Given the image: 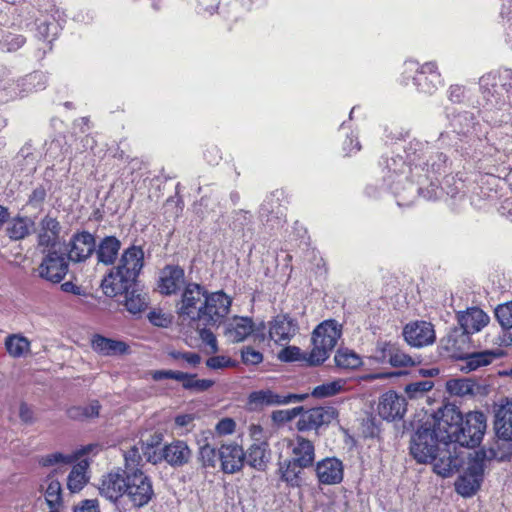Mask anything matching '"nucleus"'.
<instances>
[{"mask_svg": "<svg viewBox=\"0 0 512 512\" xmlns=\"http://www.w3.org/2000/svg\"><path fill=\"white\" fill-rule=\"evenodd\" d=\"M96 242L94 236L87 232L74 234L68 245V258L72 262H84L95 252Z\"/></svg>", "mask_w": 512, "mask_h": 512, "instance_id": "obj_16", "label": "nucleus"}, {"mask_svg": "<svg viewBox=\"0 0 512 512\" xmlns=\"http://www.w3.org/2000/svg\"><path fill=\"white\" fill-rule=\"evenodd\" d=\"M152 378L155 381L174 379L180 381L185 389L194 390L195 375H190L181 371L156 370L152 372Z\"/></svg>", "mask_w": 512, "mask_h": 512, "instance_id": "obj_39", "label": "nucleus"}, {"mask_svg": "<svg viewBox=\"0 0 512 512\" xmlns=\"http://www.w3.org/2000/svg\"><path fill=\"white\" fill-rule=\"evenodd\" d=\"M68 263L62 254L49 252L38 267L39 276L52 283H60L66 276Z\"/></svg>", "mask_w": 512, "mask_h": 512, "instance_id": "obj_14", "label": "nucleus"}, {"mask_svg": "<svg viewBox=\"0 0 512 512\" xmlns=\"http://www.w3.org/2000/svg\"><path fill=\"white\" fill-rule=\"evenodd\" d=\"M446 388L451 395L465 396L473 394L474 384L467 379H452L447 382Z\"/></svg>", "mask_w": 512, "mask_h": 512, "instance_id": "obj_45", "label": "nucleus"}, {"mask_svg": "<svg viewBox=\"0 0 512 512\" xmlns=\"http://www.w3.org/2000/svg\"><path fill=\"white\" fill-rule=\"evenodd\" d=\"M25 43L22 35H10L4 39L3 46L8 52H13L21 48Z\"/></svg>", "mask_w": 512, "mask_h": 512, "instance_id": "obj_56", "label": "nucleus"}, {"mask_svg": "<svg viewBox=\"0 0 512 512\" xmlns=\"http://www.w3.org/2000/svg\"><path fill=\"white\" fill-rule=\"evenodd\" d=\"M409 79H412L419 92L425 94H433L443 85L441 74L438 72L435 62H427L421 66L415 61L405 62L402 82L407 84Z\"/></svg>", "mask_w": 512, "mask_h": 512, "instance_id": "obj_7", "label": "nucleus"}, {"mask_svg": "<svg viewBox=\"0 0 512 512\" xmlns=\"http://www.w3.org/2000/svg\"><path fill=\"white\" fill-rule=\"evenodd\" d=\"M406 400L395 391L384 393L378 403V413L387 421L401 419L406 412Z\"/></svg>", "mask_w": 512, "mask_h": 512, "instance_id": "obj_18", "label": "nucleus"}, {"mask_svg": "<svg viewBox=\"0 0 512 512\" xmlns=\"http://www.w3.org/2000/svg\"><path fill=\"white\" fill-rule=\"evenodd\" d=\"M430 462H433V470L442 477H449L458 469L460 461L456 457H452L449 451L441 452V456L435 454Z\"/></svg>", "mask_w": 512, "mask_h": 512, "instance_id": "obj_35", "label": "nucleus"}, {"mask_svg": "<svg viewBox=\"0 0 512 512\" xmlns=\"http://www.w3.org/2000/svg\"><path fill=\"white\" fill-rule=\"evenodd\" d=\"M253 331V322L248 317H235L226 327L225 335L234 343L244 341Z\"/></svg>", "mask_w": 512, "mask_h": 512, "instance_id": "obj_31", "label": "nucleus"}, {"mask_svg": "<svg viewBox=\"0 0 512 512\" xmlns=\"http://www.w3.org/2000/svg\"><path fill=\"white\" fill-rule=\"evenodd\" d=\"M60 223L56 218L49 215L45 216L40 222V230L38 233V243L40 246H54L59 238Z\"/></svg>", "mask_w": 512, "mask_h": 512, "instance_id": "obj_30", "label": "nucleus"}, {"mask_svg": "<svg viewBox=\"0 0 512 512\" xmlns=\"http://www.w3.org/2000/svg\"><path fill=\"white\" fill-rule=\"evenodd\" d=\"M288 448L291 451V459L301 466L311 467L315 460V448L312 441L296 436L289 440Z\"/></svg>", "mask_w": 512, "mask_h": 512, "instance_id": "obj_24", "label": "nucleus"}, {"mask_svg": "<svg viewBox=\"0 0 512 512\" xmlns=\"http://www.w3.org/2000/svg\"><path fill=\"white\" fill-rule=\"evenodd\" d=\"M199 459L205 468H215L219 460V450L217 451L210 444H205L199 449Z\"/></svg>", "mask_w": 512, "mask_h": 512, "instance_id": "obj_47", "label": "nucleus"}, {"mask_svg": "<svg viewBox=\"0 0 512 512\" xmlns=\"http://www.w3.org/2000/svg\"><path fill=\"white\" fill-rule=\"evenodd\" d=\"M184 284L185 273L181 267L167 265L161 270L158 287L162 294H175Z\"/></svg>", "mask_w": 512, "mask_h": 512, "instance_id": "obj_23", "label": "nucleus"}, {"mask_svg": "<svg viewBox=\"0 0 512 512\" xmlns=\"http://www.w3.org/2000/svg\"><path fill=\"white\" fill-rule=\"evenodd\" d=\"M334 361L337 367L347 370L357 369L362 365L361 357L348 348L339 349L335 354Z\"/></svg>", "mask_w": 512, "mask_h": 512, "instance_id": "obj_41", "label": "nucleus"}, {"mask_svg": "<svg viewBox=\"0 0 512 512\" xmlns=\"http://www.w3.org/2000/svg\"><path fill=\"white\" fill-rule=\"evenodd\" d=\"M102 449V446L98 443H91L86 446L81 447L77 451L74 452L76 460L79 459L83 455H96Z\"/></svg>", "mask_w": 512, "mask_h": 512, "instance_id": "obj_61", "label": "nucleus"}, {"mask_svg": "<svg viewBox=\"0 0 512 512\" xmlns=\"http://www.w3.org/2000/svg\"><path fill=\"white\" fill-rule=\"evenodd\" d=\"M462 421V414L454 405H445L436 413L430 415L425 421L441 444L449 445L455 443L459 433V425Z\"/></svg>", "mask_w": 512, "mask_h": 512, "instance_id": "obj_5", "label": "nucleus"}, {"mask_svg": "<svg viewBox=\"0 0 512 512\" xmlns=\"http://www.w3.org/2000/svg\"><path fill=\"white\" fill-rule=\"evenodd\" d=\"M316 475L320 483L333 485L343 479V464L337 458H325L316 465Z\"/></svg>", "mask_w": 512, "mask_h": 512, "instance_id": "obj_25", "label": "nucleus"}, {"mask_svg": "<svg viewBox=\"0 0 512 512\" xmlns=\"http://www.w3.org/2000/svg\"><path fill=\"white\" fill-rule=\"evenodd\" d=\"M74 461H76L74 453L66 455L60 452H55L42 457L40 463L43 466H52L55 464H70Z\"/></svg>", "mask_w": 512, "mask_h": 512, "instance_id": "obj_49", "label": "nucleus"}, {"mask_svg": "<svg viewBox=\"0 0 512 512\" xmlns=\"http://www.w3.org/2000/svg\"><path fill=\"white\" fill-rule=\"evenodd\" d=\"M207 367L210 369H224L228 367H234L236 365L235 361H233L231 358L223 355L219 356H213L207 359L206 361Z\"/></svg>", "mask_w": 512, "mask_h": 512, "instance_id": "obj_53", "label": "nucleus"}, {"mask_svg": "<svg viewBox=\"0 0 512 512\" xmlns=\"http://www.w3.org/2000/svg\"><path fill=\"white\" fill-rule=\"evenodd\" d=\"M87 468V461H81L75 466H73L67 479V486L71 492H78L85 486V484L88 481V478L86 476Z\"/></svg>", "mask_w": 512, "mask_h": 512, "instance_id": "obj_38", "label": "nucleus"}, {"mask_svg": "<svg viewBox=\"0 0 512 512\" xmlns=\"http://www.w3.org/2000/svg\"><path fill=\"white\" fill-rule=\"evenodd\" d=\"M361 145L358 141L357 137L348 136L343 143V150L346 152V155H351L360 151Z\"/></svg>", "mask_w": 512, "mask_h": 512, "instance_id": "obj_60", "label": "nucleus"}, {"mask_svg": "<svg viewBox=\"0 0 512 512\" xmlns=\"http://www.w3.org/2000/svg\"><path fill=\"white\" fill-rule=\"evenodd\" d=\"M503 355L501 350H485L469 354L466 357V367L469 371L491 364L495 359Z\"/></svg>", "mask_w": 512, "mask_h": 512, "instance_id": "obj_36", "label": "nucleus"}, {"mask_svg": "<svg viewBox=\"0 0 512 512\" xmlns=\"http://www.w3.org/2000/svg\"><path fill=\"white\" fill-rule=\"evenodd\" d=\"M8 353L13 357L25 356L30 350V342L20 335L9 336L5 342Z\"/></svg>", "mask_w": 512, "mask_h": 512, "instance_id": "obj_43", "label": "nucleus"}, {"mask_svg": "<svg viewBox=\"0 0 512 512\" xmlns=\"http://www.w3.org/2000/svg\"><path fill=\"white\" fill-rule=\"evenodd\" d=\"M74 512H100L99 504L96 499H86L75 506Z\"/></svg>", "mask_w": 512, "mask_h": 512, "instance_id": "obj_58", "label": "nucleus"}, {"mask_svg": "<svg viewBox=\"0 0 512 512\" xmlns=\"http://www.w3.org/2000/svg\"><path fill=\"white\" fill-rule=\"evenodd\" d=\"M121 248V242L114 236H106L101 240L96 251L97 259L105 265H111Z\"/></svg>", "mask_w": 512, "mask_h": 512, "instance_id": "obj_33", "label": "nucleus"}, {"mask_svg": "<svg viewBox=\"0 0 512 512\" xmlns=\"http://www.w3.org/2000/svg\"><path fill=\"white\" fill-rule=\"evenodd\" d=\"M396 346L397 345L391 341L378 340L370 358L379 364L389 363Z\"/></svg>", "mask_w": 512, "mask_h": 512, "instance_id": "obj_44", "label": "nucleus"}, {"mask_svg": "<svg viewBox=\"0 0 512 512\" xmlns=\"http://www.w3.org/2000/svg\"><path fill=\"white\" fill-rule=\"evenodd\" d=\"M244 455V463L258 471H264L270 461L271 452L268 443L262 441L251 444Z\"/></svg>", "mask_w": 512, "mask_h": 512, "instance_id": "obj_27", "label": "nucleus"}, {"mask_svg": "<svg viewBox=\"0 0 512 512\" xmlns=\"http://www.w3.org/2000/svg\"><path fill=\"white\" fill-rule=\"evenodd\" d=\"M100 404L97 400L91 401L88 405L72 406L67 410V416L73 420H87L98 417Z\"/></svg>", "mask_w": 512, "mask_h": 512, "instance_id": "obj_40", "label": "nucleus"}, {"mask_svg": "<svg viewBox=\"0 0 512 512\" xmlns=\"http://www.w3.org/2000/svg\"><path fill=\"white\" fill-rule=\"evenodd\" d=\"M434 387L432 380H423L410 383L405 387V393L410 399H417L423 397Z\"/></svg>", "mask_w": 512, "mask_h": 512, "instance_id": "obj_46", "label": "nucleus"}, {"mask_svg": "<svg viewBox=\"0 0 512 512\" xmlns=\"http://www.w3.org/2000/svg\"><path fill=\"white\" fill-rule=\"evenodd\" d=\"M297 331V322L288 315H277L269 322V337L275 343L289 342Z\"/></svg>", "mask_w": 512, "mask_h": 512, "instance_id": "obj_20", "label": "nucleus"}, {"mask_svg": "<svg viewBox=\"0 0 512 512\" xmlns=\"http://www.w3.org/2000/svg\"><path fill=\"white\" fill-rule=\"evenodd\" d=\"M243 448L236 443L223 444L219 448L221 470L227 474L239 472L244 465Z\"/></svg>", "mask_w": 512, "mask_h": 512, "instance_id": "obj_19", "label": "nucleus"}, {"mask_svg": "<svg viewBox=\"0 0 512 512\" xmlns=\"http://www.w3.org/2000/svg\"><path fill=\"white\" fill-rule=\"evenodd\" d=\"M91 346L95 352L104 356L121 355L128 350V345L125 342L110 339L102 335H94Z\"/></svg>", "mask_w": 512, "mask_h": 512, "instance_id": "obj_29", "label": "nucleus"}, {"mask_svg": "<svg viewBox=\"0 0 512 512\" xmlns=\"http://www.w3.org/2000/svg\"><path fill=\"white\" fill-rule=\"evenodd\" d=\"M440 443L429 425L423 423L412 437L410 452L419 463H428L435 458Z\"/></svg>", "mask_w": 512, "mask_h": 512, "instance_id": "obj_12", "label": "nucleus"}, {"mask_svg": "<svg viewBox=\"0 0 512 512\" xmlns=\"http://www.w3.org/2000/svg\"><path fill=\"white\" fill-rule=\"evenodd\" d=\"M125 460V471L130 472L132 470L140 469L139 465L142 462V457L140 454V450L137 446L131 447L128 451L124 453Z\"/></svg>", "mask_w": 512, "mask_h": 512, "instance_id": "obj_50", "label": "nucleus"}, {"mask_svg": "<svg viewBox=\"0 0 512 512\" xmlns=\"http://www.w3.org/2000/svg\"><path fill=\"white\" fill-rule=\"evenodd\" d=\"M235 422L230 418L220 420L216 425V431L221 435L232 434L235 430Z\"/></svg>", "mask_w": 512, "mask_h": 512, "instance_id": "obj_59", "label": "nucleus"}, {"mask_svg": "<svg viewBox=\"0 0 512 512\" xmlns=\"http://www.w3.org/2000/svg\"><path fill=\"white\" fill-rule=\"evenodd\" d=\"M123 293L126 294L124 305L130 313L137 314L145 308V299L140 294H136L134 291L128 292V290Z\"/></svg>", "mask_w": 512, "mask_h": 512, "instance_id": "obj_48", "label": "nucleus"}, {"mask_svg": "<svg viewBox=\"0 0 512 512\" xmlns=\"http://www.w3.org/2000/svg\"><path fill=\"white\" fill-rule=\"evenodd\" d=\"M241 356L245 364L256 365L263 361V355L251 347L243 348Z\"/></svg>", "mask_w": 512, "mask_h": 512, "instance_id": "obj_55", "label": "nucleus"}, {"mask_svg": "<svg viewBox=\"0 0 512 512\" xmlns=\"http://www.w3.org/2000/svg\"><path fill=\"white\" fill-rule=\"evenodd\" d=\"M494 427L500 439L512 441V402H506L497 409Z\"/></svg>", "mask_w": 512, "mask_h": 512, "instance_id": "obj_28", "label": "nucleus"}, {"mask_svg": "<svg viewBox=\"0 0 512 512\" xmlns=\"http://www.w3.org/2000/svg\"><path fill=\"white\" fill-rule=\"evenodd\" d=\"M133 506L143 507L154 497L151 478L142 470L136 469L126 472L125 494Z\"/></svg>", "mask_w": 512, "mask_h": 512, "instance_id": "obj_9", "label": "nucleus"}, {"mask_svg": "<svg viewBox=\"0 0 512 512\" xmlns=\"http://www.w3.org/2000/svg\"><path fill=\"white\" fill-rule=\"evenodd\" d=\"M486 416L479 411L469 412L459 425L455 443L463 447H476L480 444L486 431Z\"/></svg>", "mask_w": 512, "mask_h": 512, "instance_id": "obj_11", "label": "nucleus"}, {"mask_svg": "<svg viewBox=\"0 0 512 512\" xmlns=\"http://www.w3.org/2000/svg\"><path fill=\"white\" fill-rule=\"evenodd\" d=\"M194 420L193 414H180L175 417V424L178 427H187Z\"/></svg>", "mask_w": 512, "mask_h": 512, "instance_id": "obj_63", "label": "nucleus"}, {"mask_svg": "<svg viewBox=\"0 0 512 512\" xmlns=\"http://www.w3.org/2000/svg\"><path fill=\"white\" fill-rule=\"evenodd\" d=\"M126 475L117 472H110L103 476L99 487L100 494L110 501H116L125 494Z\"/></svg>", "mask_w": 512, "mask_h": 512, "instance_id": "obj_26", "label": "nucleus"}, {"mask_svg": "<svg viewBox=\"0 0 512 512\" xmlns=\"http://www.w3.org/2000/svg\"><path fill=\"white\" fill-rule=\"evenodd\" d=\"M340 337L341 326L337 321L326 320L319 324L313 331V348L307 358L309 364L319 365L323 363L329 357Z\"/></svg>", "mask_w": 512, "mask_h": 512, "instance_id": "obj_4", "label": "nucleus"}, {"mask_svg": "<svg viewBox=\"0 0 512 512\" xmlns=\"http://www.w3.org/2000/svg\"><path fill=\"white\" fill-rule=\"evenodd\" d=\"M232 299L223 291L207 292L198 327L218 326L230 311Z\"/></svg>", "mask_w": 512, "mask_h": 512, "instance_id": "obj_10", "label": "nucleus"}, {"mask_svg": "<svg viewBox=\"0 0 512 512\" xmlns=\"http://www.w3.org/2000/svg\"><path fill=\"white\" fill-rule=\"evenodd\" d=\"M495 316L503 328H512V302L499 305Z\"/></svg>", "mask_w": 512, "mask_h": 512, "instance_id": "obj_51", "label": "nucleus"}, {"mask_svg": "<svg viewBox=\"0 0 512 512\" xmlns=\"http://www.w3.org/2000/svg\"><path fill=\"white\" fill-rule=\"evenodd\" d=\"M44 498L50 508L49 512H60L63 507L62 487L58 480L49 476L43 486Z\"/></svg>", "mask_w": 512, "mask_h": 512, "instance_id": "obj_32", "label": "nucleus"}, {"mask_svg": "<svg viewBox=\"0 0 512 512\" xmlns=\"http://www.w3.org/2000/svg\"><path fill=\"white\" fill-rule=\"evenodd\" d=\"M347 380L339 378L331 382L323 383L316 386L311 395L315 398H327L335 396L345 390Z\"/></svg>", "mask_w": 512, "mask_h": 512, "instance_id": "obj_42", "label": "nucleus"}, {"mask_svg": "<svg viewBox=\"0 0 512 512\" xmlns=\"http://www.w3.org/2000/svg\"><path fill=\"white\" fill-rule=\"evenodd\" d=\"M457 320L465 334H474L487 326L490 318L482 309L472 307L458 312Z\"/></svg>", "mask_w": 512, "mask_h": 512, "instance_id": "obj_22", "label": "nucleus"}, {"mask_svg": "<svg viewBox=\"0 0 512 512\" xmlns=\"http://www.w3.org/2000/svg\"><path fill=\"white\" fill-rule=\"evenodd\" d=\"M143 266L144 251L140 246L132 245L125 249L118 264L102 280L101 287L104 294L115 297L129 290Z\"/></svg>", "mask_w": 512, "mask_h": 512, "instance_id": "obj_3", "label": "nucleus"}, {"mask_svg": "<svg viewBox=\"0 0 512 512\" xmlns=\"http://www.w3.org/2000/svg\"><path fill=\"white\" fill-rule=\"evenodd\" d=\"M207 292L197 283H188L184 286L181 298L176 305L177 314L182 323H187L191 328L198 327Z\"/></svg>", "mask_w": 512, "mask_h": 512, "instance_id": "obj_6", "label": "nucleus"}, {"mask_svg": "<svg viewBox=\"0 0 512 512\" xmlns=\"http://www.w3.org/2000/svg\"><path fill=\"white\" fill-rule=\"evenodd\" d=\"M210 327L211 326H201L195 329L199 331L201 340L211 348L213 353H215L218 350L217 340L213 332L209 329Z\"/></svg>", "mask_w": 512, "mask_h": 512, "instance_id": "obj_54", "label": "nucleus"}, {"mask_svg": "<svg viewBox=\"0 0 512 512\" xmlns=\"http://www.w3.org/2000/svg\"><path fill=\"white\" fill-rule=\"evenodd\" d=\"M33 222L28 217L17 216L8 222L6 232L13 240H20L29 235Z\"/></svg>", "mask_w": 512, "mask_h": 512, "instance_id": "obj_37", "label": "nucleus"}, {"mask_svg": "<svg viewBox=\"0 0 512 512\" xmlns=\"http://www.w3.org/2000/svg\"><path fill=\"white\" fill-rule=\"evenodd\" d=\"M149 320L152 324L160 327H164L167 324V319L164 315L155 311L149 313Z\"/></svg>", "mask_w": 512, "mask_h": 512, "instance_id": "obj_64", "label": "nucleus"}, {"mask_svg": "<svg viewBox=\"0 0 512 512\" xmlns=\"http://www.w3.org/2000/svg\"><path fill=\"white\" fill-rule=\"evenodd\" d=\"M400 149L404 151L406 161L399 154L387 158L382 168L383 181L398 198V205L407 206L421 191L423 177L433 184V175L445 172L447 159L443 153L430 152L427 143L416 139L408 143L397 142L396 150Z\"/></svg>", "mask_w": 512, "mask_h": 512, "instance_id": "obj_1", "label": "nucleus"}, {"mask_svg": "<svg viewBox=\"0 0 512 512\" xmlns=\"http://www.w3.org/2000/svg\"><path fill=\"white\" fill-rule=\"evenodd\" d=\"M300 356H301V350H300V348H298L296 346L286 347L279 354V358L282 361H286V362L296 361L300 358Z\"/></svg>", "mask_w": 512, "mask_h": 512, "instance_id": "obj_57", "label": "nucleus"}, {"mask_svg": "<svg viewBox=\"0 0 512 512\" xmlns=\"http://www.w3.org/2000/svg\"><path fill=\"white\" fill-rule=\"evenodd\" d=\"M405 341L413 347H423L435 341L433 325L426 321H415L403 329Z\"/></svg>", "mask_w": 512, "mask_h": 512, "instance_id": "obj_17", "label": "nucleus"}, {"mask_svg": "<svg viewBox=\"0 0 512 512\" xmlns=\"http://www.w3.org/2000/svg\"><path fill=\"white\" fill-rule=\"evenodd\" d=\"M306 397V394L280 395L267 389L252 392L249 396V402L255 406L283 405L301 402Z\"/></svg>", "mask_w": 512, "mask_h": 512, "instance_id": "obj_21", "label": "nucleus"}, {"mask_svg": "<svg viewBox=\"0 0 512 512\" xmlns=\"http://www.w3.org/2000/svg\"><path fill=\"white\" fill-rule=\"evenodd\" d=\"M496 457L497 452L493 448L475 452V456L470 459L466 470L456 482L457 492L465 497L472 496L479 489L483 480L485 460Z\"/></svg>", "mask_w": 512, "mask_h": 512, "instance_id": "obj_8", "label": "nucleus"}, {"mask_svg": "<svg viewBox=\"0 0 512 512\" xmlns=\"http://www.w3.org/2000/svg\"><path fill=\"white\" fill-rule=\"evenodd\" d=\"M19 417L23 422L27 424H31L34 420L33 411L27 404L20 405Z\"/></svg>", "mask_w": 512, "mask_h": 512, "instance_id": "obj_62", "label": "nucleus"}, {"mask_svg": "<svg viewBox=\"0 0 512 512\" xmlns=\"http://www.w3.org/2000/svg\"><path fill=\"white\" fill-rule=\"evenodd\" d=\"M307 468L301 466L294 459H286L279 464L280 478L291 487H299L302 482V470Z\"/></svg>", "mask_w": 512, "mask_h": 512, "instance_id": "obj_34", "label": "nucleus"}, {"mask_svg": "<svg viewBox=\"0 0 512 512\" xmlns=\"http://www.w3.org/2000/svg\"><path fill=\"white\" fill-rule=\"evenodd\" d=\"M291 413H300L296 423L298 431L317 430L323 425H328L338 415L337 410L331 406L316 407L306 411H303L302 407H296L291 410Z\"/></svg>", "mask_w": 512, "mask_h": 512, "instance_id": "obj_13", "label": "nucleus"}, {"mask_svg": "<svg viewBox=\"0 0 512 512\" xmlns=\"http://www.w3.org/2000/svg\"><path fill=\"white\" fill-rule=\"evenodd\" d=\"M190 458L191 450L188 445L184 441L176 440L165 445L161 453L149 454L147 460L155 464L164 459L172 466H183L189 462Z\"/></svg>", "mask_w": 512, "mask_h": 512, "instance_id": "obj_15", "label": "nucleus"}, {"mask_svg": "<svg viewBox=\"0 0 512 512\" xmlns=\"http://www.w3.org/2000/svg\"><path fill=\"white\" fill-rule=\"evenodd\" d=\"M482 95L486 101L484 108L486 120L494 124L512 121V116L501 114L489 116V113L497 114L499 111L512 108V70L503 69L489 72L483 75L479 81Z\"/></svg>", "mask_w": 512, "mask_h": 512, "instance_id": "obj_2", "label": "nucleus"}, {"mask_svg": "<svg viewBox=\"0 0 512 512\" xmlns=\"http://www.w3.org/2000/svg\"><path fill=\"white\" fill-rule=\"evenodd\" d=\"M389 364L393 367H411L416 361L408 354L402 352L397 346L393 351Z\"/></svg>", "mask_w": 512, "mask_h": 512, "instance_id": "obj_52", "label": "nucleus"}]
</instances>
